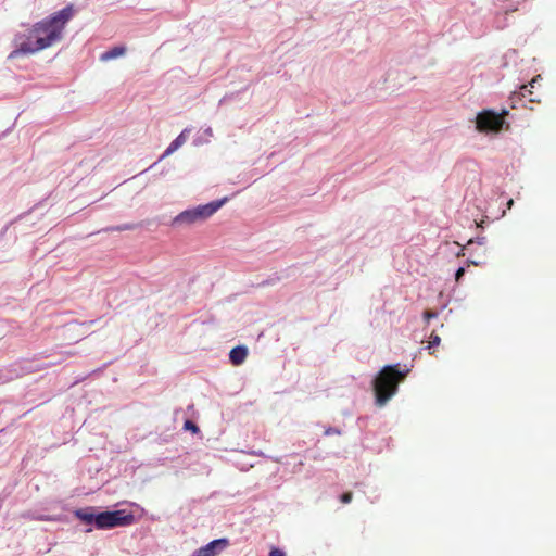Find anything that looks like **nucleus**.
<instances>
[{"label":"nucleus","instance_id":"nucleus-15","mask_svg":"<svg viewBox=\"0 0 556 556\" xmlns=\"http://www.w3.org/2000/svg\"><path fill=\"white\" fill-rule=\"evenodd\" d=\"M353 494L351 492L343 493L341 495V502L348 504L352 501Z\"/></svg>","mask_w":556,"mask_h":556},{"label":"nucleus","instance_id":"nucleus-9","mask_svg":"<svg viewBox=\"0 0 556 556\" xmlns=\"http://www.w3.org/2000/svg\"><path fill=\"white\" fill-rule=\"evenodd\" d=\"M248 356V349L245 346H236L230 351L229 358L230 362L238 366L241 365Z\"/></svg>","mask_w":556,"mask_h":556},{"label":"nucleus","instance_id":"nucleus-2","mask_svg":"<svg viewBox=\"0 0 556 556\" xmlns=\"http://www.w3.org/2000/svg\"><path fill=\"white\" fill-rule=\"evenodd\" d=\"M408 370L401 371L399 365L384 366L374 380L376 404L383 406L397 392V387L405 379Z\"/></svg>","mask_w":556,"mask_h":556},{"label":"nucleus","instance_id":"nucleus-12","mask_svg":"<svg viewBox=\"0 0 556 556\" xmlns=\"http://www.w3.org/2000/svg\"><path fill=\"white\" fill-rule=\"evenodd\" d=\"M76 516L85 523H94V518L97 514L87 511V510H77Z\"/></svg>","mask_w":556,"mask_h":556},{"label":"nucleus","instance_id":"nucleus-11","mask_svg":"<svg viewBox=\"0 0 556 556\" xmlns=\"http://www.w3.org/2000/svg\"><path fill=\"white\" fill-rule=\"evenodd\" d=\"M126 52V49L124 47H114L112 48L111 50L104 52L102 55H101V60L102 61H109V60H112V59H115L117 56H121L123 55L124 53Z\"/></svg>","mask_w":556,"mask_h":556},{"label":"nucleus","instance_id":"nucleus-5","mask_svg":"<svg viewBox=\"0 0 556 556\" xmlns=\"http://www.w3.org/2000/svg\"><path fill=\"white\" fill-rule=\"evenodd\" d=\"M506 114V110H503L501 114L491 110L482 111L477 116V129L479 131H500L504 125V116Z\"/></svg>","mask_w":556,"mask_h":556},{"label":"nucleus","instance_id":"nucleus-4","mask_svg":"<svg viewBox=\"0 0 556 556\" xmlns=\"http://www.w3.org/2000/svg\"><path fill=\"white\" fill-rule=\"evenodd\" d=\"M134 515L125 510L103 511L97 514L94 525L98 529H112L115 527L129 526L134 522Z\"/></svg>","mask_w":556,"mask_h":556},{"label":"nucleus","instance_id":"nucleus-7","mask_svg":"<svg viewBox=\"0 0 556 556\" xmlns=\"http://www.w3.org/2000/svg\"><path fill=\"white\" fill-rule=\"evenodd\" d=\"M229 545L227 539L213 540L205 546L194 551L193 556H217Z\"/></svg>","mask_w":556,"mask_h":556},{"label":"nucleus","instance_id":"nucleus-19","mask_svg":"<svg viewBox=\"0 0 556 556\" xmlns=\"http://www.w3.org/2000/svg\"><path fill=\"white\" fill-rule=\"evenodd\" d=\"M513 204H514V200H511V199H510V200L508 201V203H507L508 208H510V207L513 206Z\"/></svg>","mask_w":556,"mask_h":556},{"label":"nucleus","instance_id":"nucleus-8","mask_svg":"<svg viewBox=\"0 0 556 556\" xmlns=\"http://www.w3.org/2000/svg\"><path fill=\"white\" fill-rule=\"evenodd\" d=\"M541 79V76L538 75L536 77H534L530 83L529 85H522L520 87V96L523 97V98H528L530 102H540V99L538 98V96L534 94V92L532 91V88H534V84Z\"/></svg>","mask_w":556,"mask_h":556},{"label":"nucleus","instance_id":"nucleus-16","mask_svg":"<svg viewBox=\"0 0 556 556\" xmlns=\"http://www.w3.org/2000/svg\"><path fill=\"white\" fill-rule=\"evenodd\" d=\"M434 317H437V313L435 312L426 311L424 313V318L426 319V321H429L431 318H434Z\"/></svg>","mask_w":556,"mask_h":556},{"label":"nucleus","instance_id":"nucleus-3","mask_svg":"<svg viewBox=\"0 0 556 556\" xmlns=\"http://www.w3.org/2000/svg\"><path fill=\"white\" fill-rule=\"evenodd\" d=\"M223 201H214L204 205H199L191 210H186L178 214L174 222L176 224H193L205 220L211 217L223 205Z\"/></svg>","mask_w":556,"mask_h":556},{"label":"nucleus","instance_id":"nucleus-1","mask_svg":"<svg viewBox=\"0 0 556 556\" xmlns=\"http://www.w3.org/2000/svg\"><path fill=\"white\" fill-rule=\"evenodd\" d=\"M72 16L73 8L72 5H68L35 23L33 27L36 40L34 41V45L22 43L21 46L23 50L26 52H39L61 41L65 25Z\"/></svg>","mask_w":556,"mask_h":556},{"label":"nucleus","instance_id":"nucleus-17","mask_svg":"<svg viewBox=\"0 0 556 556\" xmlns=\"http://www.w3.org/2000/svg\"><path fill=\"white\" fill-rule=\"evenodd\" d=\"M464 275H465V269L463 267L458 268L456 274H455L456 282H459Z\"/></svg>","mask_w":556,"mask_h":556},{"label":"nucleus","instance_id":"nucleus-20","mask_svg":"<svg viewBox=\"0 0 556 556\" xmlns=\"http://www.w3.org/2000/svg\"><path fill=\"white\" fill-rule=\"evenodd\" d=\"M117 229H118V230H125V229H130V227L125 226V227H118Z\"/></svg>","mask_w":556,"mask_h":556},{"label":"nucleus","instance_id":"nucleus-10","mask_svg":"<svg viewBox=\"0 0 556 556\" xmlns=\"http://www.w3.org/2000/svg\"><path fill=\"white\" fill-rule=\"evenodd\" d=\"M187 141V136L185 131H182L175 140L170 142V144L167 147L165 152L162 155V159L174 153L177 149H179L185 142Z\"/></svg>","mask_w":556,"mask_h":556},{"label":"nucleus","instance_id":"nucleus-13","mask_svg":"<svg viewBox=\"0 0 556 556\" xmlns=\"http://www.w3.org/2000/svg\"><path fill=\"white\" fill-rule=\"evenodd\" d=\"M440 342H441V338L437 333L432 332L430 334V341H429L428 349H431L432 346L439 345Z\"/></svg>","mask_w":556,"mask_h":556},{"label":"nucleus","instance_id":"nucleus-14","mask_svg":"<svg viewBox=\"0 0 556 556\" xmlns=\"http://www.w3.org/2000/svg\"><path fill=\"white\" fill-rule=\"evenodd\" d=\"M184 428L186 430H190L192 431L193 433H198L199 432V427L191 420H186L185 424H184Z\"/></svg>","mask_w":556,"mask_h":556},{"label":"nucleus","instance_id":"nucleus-18","mask_svg":"<svg viewBox=\"0 0 556 556\" xmlns=\"http://www.w3.org/2000/svg\"><path fill=\"white\" fill-rule=\"evenodd\" d=\"M269 556H286V555L281 549L274 547L270 551Z\"/></svg>","mask_w":556,"mask_h":556},{"label":"nucleus","instance_id":"nucleus-6","mask_svg":"<svg viewBox=\"0 0 556 556\" xmlns=\"http://www.w3.org/2000/svg\"><path fill=\"white\" fill-rule=\"evenodd\" d=\"M35 40H36V37L34 36V27L33 26L29 27L26 31L17 33L13 39L14 50L11 51V53L9 54L8 58L10 60H14L22 55L35 54L36 52L24 51L21 46L22 43H29V45L33 43L34 45Z\"/></svg>","mask_w":556,"mask_h":556}]
</instances>
